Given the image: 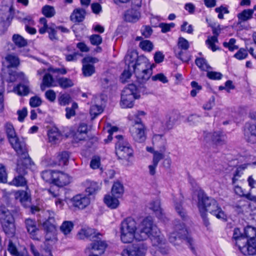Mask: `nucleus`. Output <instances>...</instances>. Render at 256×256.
<instances>
[{
	"label": "nucleus",
	"mask_w": 256,
	"mask_h": 256,
	"mask_svg": "<svg viewBox=\"0 0 256 256\" xmlns=\"http://www.w3.org/2000/svg\"><path fill=\"white\" fill-rule=\"evenodd\" d=\"M96 251V244L94 242L90 243L86 248V253L88 256H96L94 254Z\"/></svg>",
	"instance_id": "64"
},
{
	"label": "nucleus",
	"mask_w": 256,
	"mask_h": 256,
	"mask_svg": "<svg viewBox=\"0 0 256 256\" xmlns=\"http://www.w3.org/2000/svg\"><path fill=\"white\" fill-rule=\"evenodd\" d=\"M140 12L134 8L128 10L124 15L126 20L132 22H137L140 19Z\"/></svg>",
	"instance_id": "28"
},
{
	"label": "nucleus",
	"mask_w": 256,
	"mask_h": 256,
	"mask_svg": "<svg viewBox=\"0 0 256 256\" xmlns=\"http://www.w3.org/2000/svg\"><path fill=\"white\" fill-rule=\"evenodd\" d=\"M44 244V247L43 248V252L42 254H40L38 252L36 249V247L33 244H31L30 245V250L32 252V253L34 254V256H52V254H51V256L50 255L48 252H46L44 248H46V245L45 242Z\"/></svg>",
	"instance_id": "62"
},
{
	"label": "nucleus",
	"mask_w": 256,
	"mask_h": 256,
	"mask_svg": "<svg viewBox=\"0 0 256 256\" xmlns=\"http://www.w3.org/2000/svg\"><path fill=\"white\" fill-rule=\"evenodd\" d=\"M15 90L19 95L25 96L28 94L29 88L26 85L20 84L15 88Z\"/></svg>",
	"instance_id": "56"
},
{
	"label": "nucleus",
	"mask_w": 256,
	"mask_h": 256,
	"mask_svg": "<svg viewBox=\"0 0 256 256\" xmlns=\"http://www.w3.org/2000/svg\"><path fill=\"white\" fill-rule=\"evenodd\" d=\"M48 135L49 142L54 144L59 142L62 137L61 134L56 128H53L50 130L48 131Z\"/></svg>",
	"instance_id": "24"
},
{
	"label": "nucleus",
	"mask_w": 256,
	"mask_h": 256,
	"mask_svg": "<svg viewBox=\"0 0 256 256\" xmlns=\"http://www.w3.org/2000/svg\"><path fill=\"white\" fill-rule=\"evenodd\" d=\"M86 192L88 195L94 194L96 190V182L94 181L86 180L85 182Z\"/></svg>",
	"instance_id": "47"
},
{
	"label": "nucleus",
	"mask_w": 256,
	"mask_h": 256,
	"mask_svg": "<svg viewBox=\"0 0 256 256\" xmlns=\"http://www.w3.org/2000/svg\"><path fill=\"white\" fill-rule=\"evenodd\" d=\"M159 150H156L154 152L152 161L157 164H158L159 162L163 159L165 156V152L166 151L162 152V148H159Z\"/></svg>",
	"instance_id": "53"
},
{
	"label": "nucleus",
	"mask_w": 256,
	"mask_h": 256,
	"mask_svg": "<svg viewBox=\"0 0 256 256\" xmlns=\"http://www.w3.org/2000/svg\"><path fill=\"white\" fill-rule=\"evenodd\" d=\"M14 8L12 5L2 7L0 10V22L2 26H8L14 18Z\"/></svg>",
	"instance_id": "14"
},
{
	"label": "nucleus",
	"mask_w": 256,
	"mask_h": 256,
	"mask_svg": "<svg viewBox=\"0 0 256 256\" xmlns=\"http://www.w3.org/2000/svg\"><path fill=\"white\" fill-rule=\"evenodd\" d=\"M16 198L24 206H28L30 202V196L24 190L18 192L16 193Z\"/></svg>",
	"instance_id": "34"
},
{
	"label": "nucleus",
	"mask_w": 256,
	"mask_h": 256,
	"mask_svg": "<svg viewBox=\"0 0 256 256\" xmlns=\"http://www.w3.org/2000/svg\"><path fill=\"white\" fill-rule=\"evenodd\" d=\"M196 66L202 70L204 71H208V70L211 68L208 64L206 60L204 58H196L195 60Z\"/></svg>",
	"instance_id": "41"
},
{
	"label": "nucleus",
	"mask_w": 256,
	"mask_h": 256,
	"mask_svg": "<svg viewBox=\"0 0 256 256\" xmlns=\"http://www.w3.org/2000/svg\"><path fill=\"white\" fill-rule=\"evenodd\" d=\"M151 79L154 82H160L162 84L168 82V80L166 75L163 73H158L151 76Z\"/></svg>",
	"instance_id": "54"
},
{
	"label": "nucleus",
	"mask_w": 256,
	"mask_h": 256,
	"mask_svg": "<svg viewBox=\"0 0 256 256\" xmlns=\"http://www.w3.org/2000/svg\"><path fill=\"white\" fill-rule=\"evenodd\" d=\"M55 171L51 170H46L42 172V178L46 182L49 183H54V172Z\"/></svg>",
	"instance_id": "46"
},
{
	"label": "nucleus",
	"mask_w": 256,
	"mask_h": 256,
	"mask_svg": "<svg viewBox=\"0 0 256 256\" xmlns=\"http://www.w3.org/2000/svg\"><path fill=\"white\" fill-rule=\"evenodd\" d=\"M42 13L46 18H52L56 14V11L54 6L46 5L42 8Z\"/></svg>",
	"instance_id": "48"
},
{
	"label": "nucleus",
	"mask_w": 256,
	"mask_h": 256,
	"mask_svg": "<svg viewBox=\"0 0 256 256\" xmlns=\"http://www.w3.org/2000/svg\"><path fill=\"white\" fill-rule=\"evenodd\" d=\"M138 88L134 84L126 86L121 94L120 106L122 108H130L134 106L135 100L140 98Z\"/></svg>",
	"instance_id": "4"
},
{
	"label": "nucleus",
	"mask_w": 256,
	"mask_h": 256,
	"mask_svg": "<svg viewBox=\"0 0 256 256\" xmlns=\"http://www.w3.org/2000/svg\"><path fill=\"white\" fill-rule=\"evenodd\" d=\"M136 222L132 218H128L122 222L120 232V240L123 243L132 242L134 238L136 239Z\"/></svg>",
	"instance_id": "5"
},
{
	"label": "nucleus",
	"mask_w": 256,
	"mask_h": 256,
	"mask_svg": "<svg viewBox=\"0 0 256 256\" xmlns=\"http://www.w3.org/2000/svg\"><path fill=\"white\" fill-rule=\"evenodd\" d=\"M101 164L100 162V160L99 158H97V169H99L100 172V174L102 175V177H104V181L106 182L108 179L112 178L114 176V172L112 170H110L103 172L104 168L100 166Z\"/></svg>",
	"instance_id": "35"
},
{
	"label": "nucleus",
	"mask_w": 256,
	"mask_h": 256,
	"mask_svg": "<svg viewBox=\"0 0 256 256\" xmlns=\"http://www.w3.org/2000/svg\"><path fill=\"white\" fill-rule=\"evenodd\" d=\"M14 222L13 216L10 210L3 205L0 206V222L1 224L7 222Z\"/></svg>",
	"instance_id": "22"
},
{
	"label": "nucleus",
	"mask_w": 256,
	"mask_h": 256,
	"mask_svg": "<svg viewBox=\"0 0 256 256\" xmlns=\"http://www.w3.org/2000/svg\"><path fill=\"white\" fill-rule=\"evenodd\" d=\"M26 180L23 176L18 174L15 176L13 180L10 182L11 185L16 186H24L26 184Z\"/></svg>",
	"instance_id": "49"
},
{
	"label": "nucleus",
	"mask_w": 256,
	"mask_h": 256,
	"mask_svg": "<svg viewBox=\"0 0 256 256\" xmlns=\"http://www.w3.org/2000/svg\"><path fill=\"white\" fill-rule=\"evenodd\" d=\"M246 182L248 186L250 187L249 192L252 194V196H256V180L254 178L253 175L249 176ZM254 202H256V198L254 200Z\"/></svg>",
	"instance_id": "37"
},
{
	"label": "nucleus",
	"mask_w": 256,
	"mask_h": 256,
	"mask_svg": "<svg viewBox=\"0 0 256 256\" xmlns=\"http://www.w3.org/2000/svg\"><path fill=\"white\" fill-rule=\"evenodd\" d=\"M136 236V240H143L150 238L152 244L158 247V252L164 254L167 252L168 249L162 248L166 242L164 236L153 224L151 217H147L143 220L140 226L139 232Z\"/></svg>",
	"instance_id": "1"
},
{
	"label": "nucleus",
	"mask_w": 256,
	"mask_h": 256,
	"mask_svg": "<svg viewBox=\"0 0 256 256\" xmlns=\"http://www.w3.org/2000/svg\"><path fill=\"white\" fill-rule=\"evenodd\" d=\"M5 59L8 64V68L10 67H16L20 64V60L14 54H8Z\"/></svg>",
	"instance_id": "40"
},
{
	"label": "nucleus",
	"mask_w": 256,
	"mask_h": 256,
	"mask_svg": "<svg viewBox=\"0 0 256 256\" xmlns=\"http://www.w3.org/2000/svg\"><path fill=\"white\" fill-rule=\"evenodd\" d=\"M58 85L62 88H67L74 86L72 80L66 78H60L57 80Z\"/></svg>",
	"instance_id": "44"
},
{
	"label": "nucleus",
	"mask_w": 256,
	"mask_h": 256,
	"mask_svg": "<svg viewBox=\"0 0 256 256\" xmlns=\"http://www.w3.org/2000/svg\"><path fill=\"white\" fill-rule=\"evenodd\" d=\"M148 246L144 243L134 244L132 246L124 248L122 256H146Z\"/></svg>",
	"instance_id": "12"
},
{
	"label": "nucleus",
	"mask_w": 256,
	"mask_h": 256,
	"mask_svg": "<svg viewBox=\"0 0 256 256\" xmlns=\"http://www.w3.org/2000/svg\"><path fill=\"white\" fill-rule=\"evenodd\" d=\"M25 225L28 232L30 235V237L33 239L38 240L36 232L38 229L37 228L36 222L30 218H28L25 220Z\"/></svg>",
	"instance_id": "20"
},
{
	"label": "nucleus",
	"mask_w": 256,
	"mask_h": 256,
	"mask_svg": "<svg viewBox=\"0 0 256 256\" xmlns=\"http://www.w3.org/2000/svg\"><path fill=\"white\" fill-rule=\"evenodd\" d=\"M43 228L46 232L44 250L46 252L51 256V250L52 246L55 242V232L56 230V224L54 217H48L42 223Z\"/></svg>",
	"instance_id": "6"
},
{
	"label": "nucleus",
	"mask_w": 256,
	"mask_h": 256,
	"mask_svg": "<svg viewBox=\"0 0 256 256\" xmlns=\"http://www.w3.org/2000/svg\"><path fill=\"white\" fill-rule=\"evenodd\" d=\"M8 173L6 166L0 164V182L6 183L7 182Z\"/></svg>",
	"instance_id": "58"
},
{
	"label": "nucleus",
	"mask_w": 256,
	"mask_h": 256,
	"mask_svg": "<svg viewBox=\"0 0 256 256\" xmlns=\"http://www.w3.org/2000/svg\"><path fill=\"white\" fill-rule=\"evenodd\" d=\"M69 158L70 154L68 152L63 151L58 153L56 156L58 164L60 166L67 165Z\"/></svg>",
	"instance_id": "36"
},
{
	"label": "nucleus",
	"mask_w": 256,
	"mask_h": 256,
	"mask_svg": "<svg viewBox=\"0 0 256 256\" xmlns=\"http://www.w3.org/2000/svg\"><path fill=\"white\" fill-rule=\"evenodd\" d=\"M70 182V178L68 174L60 171L54 172V184L58 187H62Z\"/></svg>",
	"instance_id": "18"
},
{
	"label": "nucleus",
	"mask_w": 256,
	"mask_h": 256,
	"mask_svg": "<svg viewBox=\"0 0 256 256\" xmlns=\"http://www.w3.org/2000/svg\"><path fill=\"white\" fill-rule=\"evenodd\" d=\"M76 236L80 240L88 239L96 244V230L94 228L90 227L82 228L78 232Z\"/></svg>",
	"instance_id": "16"
},
{
	"label": "nucleus",
	"mask_w": 256,
	"mask_h": 256,
	"mask_svg": "<svg viewBox=\"0 0 256 256\" xmlns=\"http://www.w3.org/2000/svg\"><path fill=\"white\" fill-rule=\"evenodd\" d=\"M85 11L83 9H75L70 15V20L74 22H82L84 18Z\"/></svg>",
	"instance_id": "31"
},
{
	"label": "nucleus",
	"mask_w": 256,
	"mask_h": 256,
	"mask_svg": "<svg viewBox=\"0 0 256 256\" xmlns=\"http://www.w3.org/2000/svg\"><path fill=\"white\" fill-rule=\"evenodd\" d=\"M4 130L8 141L14 150L26 146L25 142L23 140H20L17 136L12 123L6 122L4 124Z\"/></svg>",
	"instance_id": "9"
},
{
	"label": "nucleus",
	"mask_w": 256,
	"mask_h": 256,
	"mask_svg": "<svg viewBox=\"0 0 256 256\" xmlns=\"http://www.w3.org/2000/svg\"><path fill=\"white\" fill-rule=\"evenodd\" d=\"M124 192V188L123 184L120 182H115L111 189V194L112 196L120 198L122 197Z\"/></svg>",
	"instance_id": "27"
},
{
	"label": "nucleus",
	"mask_w": 256,
	"mask_h": 256,
	"mask_svg": "<svg viewBox=\"0 0 256 256\" xmlns=\"http://www.w3.org/2000/svg\"><path fill=\"white\" fill-rule=\"evenodd\" d=\"M136 122V124H134L130 127V132L135 141L142 142L146 138V127L143 124H140L139 120Z\"/></svg>",
	"instance_id": "13"
},
{
	"label": "nucleus",
	"mask_w": 256,
	"mask_h": 256,
	"mask_svg": "<svg viewBox=\"0 0 256 256\" xmlns=\"http://www.w3.org/2000/svg\"><path fill=\"white\" fill-rule=\"evenodd\" d=\"M116 138L118 142L116 145V154L121 159H128L132 156L133 150L130 144L126 141L123 140L122 136L118 135Z\"/></svg>",
	"instance_id": "11"
},
{
	"label": "nucleus",
	"mask_w": 256,
	"mask_h": 256,
	"mask_svg": "<svg viewBox=\"0 0 256 256\" xmlns=\"http://www.w3.org/2000/svg\"><path fill=\"white\" fill-rule=\"evenodd\" d=\"M152 143L162 152L166 150V140L162 134H154L152 137Z\"/></svg>",
	"instance_id": "21"
},
{
	"label": "nucleus",
	"mask_w": 256,
	"mask_h": 256,
	"mask_svg": "<svg viewBox=\"0 0 256 256\" xmlns=\"http://www.w3.org/2000/svg\"><path fill=\"white\" fill-rule=\"evenodd\" d=\"M96 62V58L92 56H86L82 60V72L84 76H89L95 72L94 64Z\"/></svg>",
	"instance_id": "15"
},
{
	"label": "nucleus",
	"mask_w": 256,
	"mask_h": 256,
	"mask_svg": "<svg viewBox=\"0 0 256 256\" xmlns=\"http://www.w3.org/2000/svg\"><path fill=\"white\" fill-rule=\"evenodd\" d=\"M1 224L4 232L8 237L12 238L14 236L16 233L14 221L7 222Z\"/></svg>",
	"instance_id": "25"
},
{
	"label": "nucleus",
	"mask_w": 256,
	"mask_h": 256,
	"mask_svg": "<svg viewBox=\"0 0 256 256\" xmlns=\"http://www.w3.org/2000/svg\"><path fill=\"white\" fill-rule=\"evenodd\" d=\"M168 240L175 246H180L184 240L189 245L192 252H196L194 242L183 224L176 226L174 230L168 234Z\"/></svg>",
	"instance_id": "3"
},
{
	"label": "nucleus",
	"mask_w": 256,
	"mask_h": 256,
	"mask_svg": "<svg viewBox=\"0 0 256 256\" xmlns=\"http://www.w3.org/2000/svg\"><path fill=\"white\" fill-rule=\"evenodd\" d=\"M142 60V62H139L140 60H138L134 65H132L138 80L142 83L146 82L152 74L151 70L146 68V58H144Z\"/></svg>",
	"instance_id": "10"
},
{
	"label": "nucleus",
	"mask_w": 256,
	"mask_h": 256,
	"mask_svg": "<svg viewBox=\"0 0 256 256\" xmlns=\"http://www.w3.org/2000/svg\"><path fill=\"white\" fill-rule=\"evenodd\" d=\"M118 198L112 195H106L104 198V202L108 208L112 209H115L120 204Z\"/></svg>",
	"instance_id": "32"
},
{
	"label": "nucleus",
	"mask_w": 256,
	"mask_h": 256,
	"mask_svg": "<svg viewBox=\"0 0 256 256\" xmlns=\"http://www.w3.org/2000/svg\"><path fill=\"white\" fill-rule=\"evenodd\" d=\"M174 208L178 214L181 216L182 219H184L186 217V214L182 206L181 202H178L177 201H175Z\"/></svg>",
	"instance_id": "55"
},
{
	"label": "nucleus",
	"mask_w": 256,
	"mask_h": 256,
	"mask_svg": "<svg viewBox=\"0 0 256 256\" xmlns=\"http://www.w3.org/2000/svg\"><path fill=\"white\" fill-rule=\"evenodd\" d=\"M190 85L192 88V90L190 91V96L192 97H194L202 90V86L194 81L192 82Z\"/></svg>",
	"instance_id": "60"
},
{
	"label": "nucleus",
	"mask_w": 256,
	"mask_h": 256,
	"mask_svg": "<svg viewBox=\"0 0 256 256\" xmlns=\"http://www.w3.org/2000/svg\"><path fill=\"white\" fill-rule=\"evenodd\" d=\"M12 41L19 48L24 47L27 45V41L22 36L14 34L12 36Z\"/></svg>",
	"instance_id": "42"
},
{
	"label": "nucleus",
	"mask_w": 256,
	"mask_h": 256,
	"mask_svg": "<svg viewBox=\"0 0 256 256\" xmlns=\"http://www.w3.org/2000/svg\"><path fill=\"white\" fill-rule=\"evenodd\" d=\"M250 164H244L238 166L235 170L232 173V184H235L238 180L239 178L242 176L243 174V172L245 170L248 165Z\"/></svg>",
	"instance_id": "23"
},
{
	"label": "nucleus",
	"mask_w": 256,
	"mask_h": 256,
	"mask_svg": "<svg viewBox=\"0 0 256 256\" xmlns=\"http://www.w3.org/2000/svg\"><path fill=\"white\" fill-rule=\"evenodd\" d=\"M72 205L76 208L83 210L90 203V198L82 194H78L71 200Z\"/></svg>",
	"instance_id": "17"
},
{
	"label": "nucleus",
	"mask_w": 256,
	"mask_h": 256,
	"mask_svg": "<svg viewBox=\"0 0 256 256\" xmlns=\"http://www.w3.org/2000/svg\"><path fill=\"white\" fill-rule=\"evenodd\" d=\"M104 132L108 134V139L105 140L106 142H110L112 140V134L118 131V128L116 126H111L109 124H107L104 128Z\"/></svg>",
	"instance_id": "50"
},
{
	"label": "nucleus",
	"mask_w": 256,
	"mask_h": 256,
	"mask_svg": "<svg viewBox=\"0 0 256 256\" xmlns=\"http://www.w3.org/2000/svg\"><path fill=\"white\" fill-rule=\"evenodd\" d=\"M42 84L46 87H52L56 86L53 77L50 74H46L44 75Z\"/></svg>",
	"instance_id": "45"
},
{
	"label": "nucleus",
	"mask_w": 256,
	"mask_h": 256,
	"mask_svg": "<svg viewBox=\"0 0 256 256\" xmlns=\"http://www.w3.org/2000/svg\"><path fill=\"white\" fill-rule=\"evenodd\" d=\"M232 185L234 186V192L237 195L242 197H244L252 202H254V200L256 198V196H252V194H250L249 192H246L244 190L236 184Z\"/></svg>",
	"instance_id": "29"
},
{
	"label": "nucleus",
	"mask_w": 256,
	"mask_h": 256,
	"mask_svg": "<svg viewBox=\"0 0 256 256\" xmlns=\"http://www.w3.org/2000/svg\"><path fill=\"white\" fill-rule=\"evenodd\" d=\"M232 238L235 240L236 245L238 246V250L240 249L242 244L246 242V236H244L241 233L239 228H236L234 230Z\"/></svg>",
	"instance_id": "26"
},
{
	"label": "nucleus",
	"mask_w": 256,
	"mask_h": 256,
	"mask_svg": "<svg viewBox=\"0 0 256 256\" xmlns=\"http://www.w3.org/2000/svg\"><path fill=\"white\" fill-rule=\"evenodd\" d=\"M198 207L206 226L209 224L206 218V212H208L218 219L226 220V214L214 198L208 197L202 191L198 192Z\"/></svg>",
	"instance_id": "2"
},
{
	"label": "nucleus",
	"mask_w": 256,
	"mask_h": 256,
	"mask_svg": "<svg viewBox=\"0 0 256 256\" xmlns=\"http://www.w3.org/2000/svg\"><path fill=\"white\" fill-rule=\"evenodd\" d=\"M138 55L136 52H132L130 54H128L125 57L126 62L130 66V64H132L134 61L137 58Z\"/></svg>",
	"instance_id": "63"
},
{
	"label": "nucleus",
	"mask_w": 256,
	"mask_h": 256,
	"mask_svg": "<svg viewBox=\"0 0 256 256\" xmlns=\"http://www.w3.org/2000/svg\"><path fill=\"white\" fill-rule=\"evenodd\" d=\"M78 108V105L77 103L74 102L72 104L71 108L67 107L66 108V116L68 119H70L71 117L74 116L76 115L75 110Z\"/></svg>",
	"instance_id": "52"
},
{
	"label": "nucleus",
	"mask_w": 256,
	"mask_h": 256,
	"mask_svg": "<svg viewBox=\"0 0 256 256\" xmlns=\"http://www.w3.org/2000/svg\"><path fill=\"white\" fill-rule=\"evenodd\" d=\"M226 138V135L220 130L214 132L212 136V140L216 144H222L224 142Z\"/></svg>",
	"instance_id": "38"
},
{
	"label": "nucleus",
	"mask_w": 256,
	"mask_h": 256,
	"mask_svg": "<svg viewBox=\"0 0 256 256\" xmlns=\"http://www.w3.org/2000/svg\"><path fill=\"white\" fill-rule=\"evenodd\" d=\"M140 47L144 51L150 52L154 48L152 43L149 40H143L139 44Z\"/></svg>",
	"instance_id": "51"
},
{
	"label": "nucleus",
	"mask_w": 256,
	"mask_h": 256,
	"mask_svg": "<svg viewBox=\"0 0 256 256\" xmlns=\"http://www.w3.org/2000/svg\"><path fill=\"white\" fill-rule=\"evenodd\" d=\"M74 226V224L72 221H64L60 226V231L65 235L70 234Z\"/></svg>",
	"instance_id": "39"
},
{
	"label": "nucleus",
	"mask_w": 256,
	"mask_h": 256,
	"mask_svg": "<svg viewBox=\"0 0 256 256\" xmlns=\"http://www.w3.org/2000/svg\"><path fill=\"white\" fill-rule=\"evenodd\" d=\"M246 242L239 250L244 255L256 254V229L248 226L244 229Z\"/></svg>",
	"instance_id": "7"
},
{
	"label": "nucleus",
	"mask_w": 256,
	"mask_h": 256,
	"mask_svg": "<svg viewBox=\"0 0 256 256\" xmlns=\"http://www.w3.org/2000/svg\"><path fill=\"white\" fill-rule=\"evenodd\" d=\"M206 72V76L211 80H220L222 76V74L220 72L210 71L209 70Z\"/></svg>",
	"instance_id": "61"
},
{
	"label": "nucleus",
	"mask_w": 256,
	"mask_h": 256,
	"mask_svg": "<svg viewBox=\"0 0 256 256\" xmlns=\"http://www.w3.org/2000/svg\"><path fill=\"white\" fill-rule=\"evenodd\" d=\"M15 151L18 156L16 171L18 174L24 176L27 173L26 170L30 168L34 163L29 156L26 146Z\"/></svg>",
	"instance_id": "8"
},
{
	"label": "nucleus",
	"mask_w": 256,
	"mask_h": 256,
	"mask_svg": "<svg viewBox=\"0 0 256 256\" xmlns=\"http://www.w3.org/2000/svg\"><path fill=\"white\" fill-rule=\"evenodd\" d=\"M218 41L217 36H208L206 40V46L212 52H216L218 50Z\"/></svg>",
	"instance_id": "33"
},
{
	"label": "nucleus",
	"mask_w": 256,
	"mask_h": 256,
	"mask_svg": "<svg viewBox=\"0 0 256 256\" xmlns=\"http://www.w3.org/2000/svg\"><path fill=\"white\" fill-rule=\"evenodd\" d=\"M244 136L247 140L251 143H256V122L247 124Z\"/></svg>",
	"instance_id": "19"
},
{
	"label": "nucleus",
	"mask_w": 256,
	"mask_h": 256,
	"mask_svg": "<svg viewBox=\"0 0 256 256\" xmlns=\"http://www.w3.org/2000/svg\"><path fill=\"white\" fill-rule=\"evenodd\" d=\"M107 247L108 244L106 242L98 240L97 237V256H101L104 254Z\"/></svg>",
	"instance_id": "43"
},
{
	"label": "nucleus",
	"mask_w": 256,
	"mask_h": 256,
	"mask_svg": "<svg viewBox=\"0 0 256 256\" xmlns=\"http://www.w3.org/2000/svg\"><path fill=\"white\" fill-rule=\"evenodd\" d=\"M150 208L155 212L159 219L164 222L166 217L162 213V210L160 206V202L158 200L151 202L150 205Z\"/></svg>",
	"instance_id": "30"
},
{
	"label": "nucleus",
	"mask_w": 256,
	"mask_h": 256,
	"mask_svg": "<svg viewBox=\"0 0 256 256\" xmlns=\"http://www.w3.org/2000/svg\"><path fill=\"white\" fill-rule=\"evenodd\" d=\"M215 11L218 14V17L220 19H224V14L229 13V10L226 6H221L220 7L215 8Z\"/></svg>",
	"instance_id": "59"
},
{
	"label": "nucleus",
	"mask_w": 256,
	"mask_h": 256,
	"mask_svg": "<svg viewBox=\"0 0 256 256\" xmlns=\"http://www.w3.org/2000/svg\"><path fill=\"white\" fill-rule=\"evenodd\" d=\"M224 47L228 48L230 51H234L238 49V46L236 45V40L234 38H230L228 42H224L223 43Z\"/></svg>",
	"instance_id": "57"
}]
</instances>
